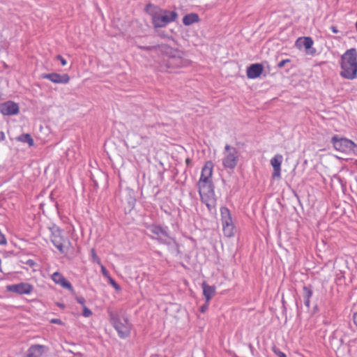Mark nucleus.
<instances>
[{"label": "nucleus", "mask_w": 357, "mask_h": 357, "mask_svg": "<svg viewBox=\"0 0 357 357\" xmlns=\"http://www.w3.org/2000/svg\"><path fill=\"white\" fill-rule=\"evenodd\" d=\"M220 214L225 236L227 237L233 236L234 234V225L229 210L227 207H222L220 208Z\"/></svg>", "instance_id": "0eeeda50"}, {"label": "nucleus", "mask_w": 357, "mask_h": 357, "mask_svg": "<svg viewBox=\"0 0 357 357\" xmlns=\"http://www.w3.org/2000/svg\"><path fill=\"white\" fill-rule=\"evenodd\" d=\"M33 286L26 282H21L16 284H10L6 287L8 291L18 294H29L33 291Z\"/></svg>", "instance_id": "9b49d317"}, {"label": "nucleus", "mask_w": 357, "mask_h": 357, "mask_svg": "<svg viewBox=\"0 0 357 357\" xmlns=\"http://www.w3.org/2000/svg\"><path fill=\"white\" fill-rule=\"evenodd\" d=\"M98 265L100 266L101 272H102V275H104V277L107 278L109 280L111 277H110V275L109 274L108 271L106 269L105 266H103L102 264V263L100 264H98Z\"/></svg>", "instance_id": "b1692460"}, {"label": "nucleus", "mask_w": 357, "mask_h": 357, "mask_svg": "<svg viewBox=\"0 0 357 357\" xmlns=\"http://www.w3.org/2000/svg\"><path fill=\"white\" fill-rule=\"evenodd\" d=\"M145 11L151 15L152 23L156 28L164 27L169 23L174 22L178 17L176 12L162 10L151 3L146 5Z\"/></svg>", "instance_id": "f03ea898"}, {"label": "nucleus", "mask_w": 357, "mask_h": 357, "mask_svg": "<svg viewBox=\"0 0 357 357\" xmlns=\"http://www.w3.org/2000/svg\"><path fill=\"white\" fill-rule=\"evenodd\" d=\"M291 61L290 59H284L282 61H281L280 62L278 63V67L280 68H282V67L284 66V65L287 63H289Z\"/></svg>", "instance_id": "c85d7f7f"}, {"label": "nucleus", "mask_w": 357, "mask_h": 357, "mask_svg": "<svg viewBox=\"0 0 357 357\" xmlns=\"http://www.w3.org/2000/svg\"><path fill=\"white\" fill-rule=\"evenodd\" d=\"M109 282L116 291H121V287L115 282V280L112 278H110L109 279Z\"/></svg>", "instance_id": "a878e982"}, {"label": "nucleus", "mask_w": 357, "mask_h": 357, "mask_svg": "<svg viewBox=\"0 0 357 357\" xmlns=\"http://www.w3.org/2000/svg\"><path fill=\"white\" fill-rule=\"evenodd\" d=\"M109 314L110 323L118 333L119 337L126 338L128 337L131 330V324L128 319L113 312H110Z\"/></svg>", "instance_id": "20e7f679"}, {"label": "nucleus", "mask_w": 357, "mask_h": 357, "mask_svg": "<svg viewBox=\"0 0 357 357\" xmlns=\"http://www.w3.org/2000/svg\"><path fill=\"white\" fill-rule=\"evenodd\" d=\"M150 231L152 234L158 236H167V234L165 229H163L161 227L158 225L151 226L150 228Z\"/></svg>", "instance_id": "412c9836"}, {"label": "nucleus", "mask_w": 357, "mask_h": 357, "mask_svg": "<svg viewBox=\"0 0 357 357\" xmlns=\"http://www.w3.org/2000/svg\"><path fill=\"white\" fill-rule=\"evenodd\" d=\"M331 142L337 151L357 155V144L350 139L344 137L339 138L335 135L332 137Z\"/></svg>", "instance_id": "39448f33"}, {"label": "nucleus", "mask_w": 357, "mask_h": 357, "mask_svg": "<svg viewBox=\"0 0 357 357\" xmlns=\"http://www.w3.org/2000/svg\"><path fill=\"white\" fill-rule=\"evenodd\" d=\"M52 279L56 284L60 285L61 287L67 289L71 291H74L71 283L67 280L61 273H54L52 275Z\"/></svg>", "instance_id": "2eb2a0df"}, {"label": "nucleus", "mask_w": 357, "mask_h": 357, "mask_svg": "<svg viewBox=\"0 0 357 357\" xmlns=\"http://www.w3.org/2000/svg\"><path fill=\"white\" fill-rule=\"evenodd\" d=\"M20 112L17 103L8 100L0 104V112L4 116L16 115Z\"/></svg>", "instance_id": "9d476101"}, {"label": "nucleus", "mask_w": 357, "mask_h": 357, "mask_svg": "<svg viewBox=\"0 0 357 357\" xmlns=\"http://www.w3.org/2000/svg\"><path fill=\"white\" fill-rule=\"evenodd\" d=\"M17 140L22 142H26L29 145V146H33L34 145L33 139L29 134H22L17 138Z\"/></svg>", "instance_id": "aec40b11"}, {"label": "nucleus", "mask_w": 357, "mask_h": 357, "mask_svg": "<svg viewBox=\"0 0 357 357\" xmlns=\"http://www.w3.org/2000/svg\"><path fill=\"white\" fill-rule=\"evenodd\" d=\"M264 71V66L261 63H253L248 67L246 70L247 77L249 79H256L259 77Z\"/></svg>", "instance_id": "4468645a"}, {"label": "nucleus", "mask_w": 357, "mask_h": 357, "mask_svg": "<svg viewBox=\"0 0 357 357\" xmlns=\"http://www.w3.org/2000/svg\"><path fill=\"white\" fill-rule=\"evenodd\" d=\"M340 76L348 79L357 77V50L355 48L347 50L341 56Z\"/></svg>", "instance_id": "7ed1b4c3"}, {"label": "nucleus", "mask_w": 357, "mask_h": 357, "mask_svg": "<svg viewBox=\"0 0 357 357\" xmlns=\"http://www.w3.org/2000/svg\"><path fill=\"white\" fill-rule=\"evenodd\" d=\"M77 301L80 303L83 307L85 305V299L83 297H77Z\"/></svg>", "instance_id": "2f4dec72"}, {"label": "nucleus", "mask_w": 357, "mask_h": 357, "mask_svg": "<svg viewBox=\"0 0 357 357\" xmlns=\"http://www.w3.org/2000/svg\"><path fill=\"white\" fill-rule=\"evenodd\" d=\"M203 289V295L206 298V303H209L213 296L215 294L216 288L215 286H210L206 282H203L202 284Z\"/></svg>", "instance_id": "a211bd4d"}, {"label": "nucleus", "mask_w": 357, "mask_h": 357, "mask_svg": "<svg viewBox=\"0 0 357 357\" xmlns=\"http://www.w3.org/2000/svg\"><path fill=\"white\" fill-rule=\"evenodd\" d=\"M27 264H30V265H33L34 263H33V261L32 260H29V261H27Z\"/></svg>", "instance_id": "e433bc0d"}, {"label": "nucleus", "mask_w": 357, "mask_h": 357, "mask_svg": "<svg viewBox=\"0 0 357 357\" xmlns=\"http://www.w3.org/2000/svg\"><path fill=\"white\" fill-rule=\"evenodd\" d=\"M45 349L44 345L33 344L29 348L25 357H42Z\"/></svg>", "instance_id": "dca6fc26"}, {"label": "nucleus", "mask_w": 357, "mask_h": 357, "mask_svg": "<svg viewBox=\"0 0 357 357\" xmlns=\"http://www.w3.org/2000/svg\"><path fill=\"white\" fill-rule=\"evenodd\" d=\"M55 59H57V60H59V61H60L61 64V66H66V64H67V61H66V59H65L62 56H61V55H59H59H57V56L55 57Z\"/></svg>", "instance_id": "cd10ccee"}, {"label": "nucleus", "mask_w": 357, "mask_h": 357, "mask_svg": "<svg viewBox=\"0 0 357 357\" xmlns=\"http://www.w3.org/2000/svg\"><path fill=\"white\" fill-rule=\"evenodd\" d=\"M303 291L304 293V296H303L304 298H311V296L312 295V291L309 287H307L306 286L303 287Z\"/></svg>", "instance_id": "5701e85b"}, {"label": "nucleus", "mask_w": 357, "mask_h": 357, "mask_svg": "<svg viewBox=\"0 0 357 357\" xmlns=\"http://www.w3.org/2000/svg\"><path fill=\"white\" fill-rule=\"evenodd\" d=\"M310 298H304V303L307 307H310Z\"/></svg>", "instance_id": "473e14b6"}, {"label": "nucleus", "mask_w": 357, "mask_h": 357, "mask_svg": "<svg viewBox=\"0 0 357 357\" xmlns=\"http://www.w3.org/2000/svg\"><path fill=\"white\" fill-rule=\"evenodd\" d=\"M41 77L54 84H68L70 81V77L68 74L61 75L56 73L43 74Z\"/></svg>", "instance_id": "f8f14e48"}, {"label": "nucleus", "mask_w": 357, "mask_h": 357, "mask_svg": "<svg viewBox=\"0 0 357 357\" xmlns=\"http://www.w3.org/2000/svg\"><path fill=\"white\" fill-rule=\"evenodd\" d=\"M314 44L313 40L310 37H299L295 42V46L298 49L301 50L305 48L307 53L314 54L315 50H310Z\"/></svg>", "instance_id": "ddd939ff"}, {"label": "nucleus", "mask_w": 357, "mask_h": 357, "mask_svg": "<svg viewBox=\"0 0 357 357\" xmlns=\"http://www.w3.org/2000/svg\"><path fill=\"white\" fill-rule=\"evenodd\" d=\"M239 159L238 150L228 144L225 145L224 151V157L222 159V165L226 169H234Z\"/></svg>", "instance_id": "423d86ee"}, {"label": "nucleus", "mask_w": 357, "mask_h": 357, "mask_svg": "<svg viewBox=\"0 0 357 357\" xmlns=\"http://www.w3.org/2000/svg\"><path fill=\"white\" fill-rule=\"evenodd\" d=\"M182 66L183 60L180 56H171L167 59L166 63V66L169 72H172L176 69L180 68Z\"/></svg>", "instance_id": "f3484780"}, {"label": "nucleus", "mask_w": 357, "mask_h": 357, "mask_svg": "<svg viewBox=\"0 0 357 357\" xmlns=\"http://www.w3.org/2000/svg\"><path fill=\"white\" fill-rule=\"evenodd\" d=\"M90 254H91L93 262L96 263L98 264H101L100 259L99 257L97 255L96 250L94 248L91 249Z\"/></svg>", "instance_id": "4be33fe9"}, {"label": "nucleus", "mask_w": 357, "mask_h": 357, "mask_svg": "<svg viewBox=\"0 0 357 357\" xmlns=\"http://www.w3.org/2000/svg\"><path fill=\"white\" fill-rule=\"evenodd\" d=\"M5 139H6L5 133L3 131H0V142L5 140Z\"/></svg>", "instance_id": "72a5a7b5"}, {"label": "nucleus", "mask_w": 357, "mask_h": 357, "mask_svg": "<svg viewBox=\"0 0 357 357\" xmlns=\"http://www.w3.org/2000/svg\"><path fill=\"white\" fill-rule=\"evenodd\" d=\"M199 17L197 13H190L183 17V23L185 26H190L194 23L199 22Z\"/></svg>", "instance_id": "6ab92c4d"}, {"label": "nucleus", "mask_w": 357, "mask_h": 357, "mask_svg": "<svg viewBox=\"0 0 357 357\" xmlns=\"http://www.w3.org/2000/svg\"><path fill=\"white\" fill-rule=\"evenodd\" d=\"M213 164L211 161L205 162L202 169L200 178L197 182V188L202 202L209 211L215 208L216 198L213 183Z\"/></svg>", "instance_id": "f257e3e1"}, {"label": "nucleus", "mask_w": 357, "mask_h": 357, "mask_svg": "<svg viewBox=\"0 0 357 357\" xmlns=\"http://www.w3.org/2000/svg\"><path fill=\"white\" fill-rule=\"evenodd\" d=\"M353 321L355 326L357 327V312L353 315Z\"/></svg>", "instance_id": "f704fd0d"}, {"label": "nucleus", "mask_w": 357, "mask_h": 357, "mask_svg": "<svg viewBox=\"0 0 357 357\" xmlns=\"http://www.w3.org/2000/svg\"><path fill=\"white\" fill-rule=\"evenodd\" d=\"M209 303H206L200 307V311L204 313L208 308Z\"/></svg>", "instance_id": "c756f323"}, {"label": "nucleus", "mask_w": 357, "mask_h": 357, "mask_svg": "<svg viewBox=\"0 0 357 357\" xmlns=\"http://www.w3.org/2000/svg\"><path fill=\"white\" fill-rule=\"evenodd\" d=\"M50 322L52 324H59V325L63 324V321L59 319H51Z\"/></svg>", "instance_id": "7c9ffc66"}, {"label": "nucleus", "mask_w": 357, "mask_h": 357, "mask_svg": "<svg viewBox=\"0 0 357 357\" xmlns=\"http://www.w3.org/2000/svg\"><path fill=\"white\" fill-rule=\"evenodd\" d=\"M283 160V156L281 154H275L270 160L271 165L273 167L272 178L280 179L281 178V166Z\"/></svg>", "instance_id": "1a4fd4ad"}, {"label": "nucleus", "mask_w": 357, "mask_h": 357, "mask_svg": "<svg viewBox=\"0 0 357 357\" xmlns=\"http://www.w3.org/2000/svg\"><path fill=\"white\" fill-rule=\"evenodd\" d=\"M273 351L275 355H277L278 357H287L286 354L281 351L278 348L276 347H273Z\"/></svg>", "instance_id": "393cba45"}, {"label": "nucleus", "mask_w": 357, "mask_h": 357, "mask_svg": "<svg viewBox=\"0 0 357 357\" xmlns=\"http://www.w3.org/2000/svg\"><path fill=\"white\" fill-rule=\"evenodd\" d=\"M92 314V312L86 306L83 307V315L85 317H89Z\"/></svg>", "instance_id": "bb28decb"}, {"label": "nucleus", "mask_w": 357, "mask_h": 357, "mask_svg": "<svg viewBox=\"0 0 357 357\" xmlns=\"http://www.w3.org/2000/svg\"><path fill=\"white\" fill-rule=\"evenodd\" d=\"M331 31H332V32H333V33H338V30H337V27H336V26H332L331 27Z\"/></svg>", "instance_id": "c9c22d12"}, {"label": "nucleus", "mask_w": 357, "mask_h": 357, "mask_svg": "<svg viewBox=\"0 0 357 357\" xmlns=\"http://www.w3.org/2000/svg\"><path fill=\"white\" fill-rule=\"evenodd\" d=\"M51 241L61 253L65 252L70 244L69 240L63 237V231L59 228L54 230Z\"/></svg>", "instance_id": "6e6552de"}]
</instances>
